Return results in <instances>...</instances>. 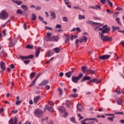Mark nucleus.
<instances>
[{"label":"nucleus","mask_w":124,"mask_h":124,"mask_svg":"<svg viewBox=\"0 0 124 124\" xmlns=\"http://www.w3.org/2000/svg\"><path fill=\"white\" fill-rule=\"evenodd\" d=\"M107 2L110 7H112L113 6V3L111 2V1H110V0H107Z\"/></svg>","instance_id":"nucleus-32"},{"label":"nucleus","mask_w":124,"mask_h":124,"mask_svg":"<svg viewBox=\"0 0 124 124\" xmlns=\"http://www.w3.org/2000/svg\"><path fill=\"white\" fill-rule=\"evenodd\" d=\"M77 108L79 112H81L82 111V105L80 103L78 104Z\"/></svg>","instance_id":"nucleus-22"},{"label":"nucleus","mask_w":124,"mask_h":124,"mask_svg":"<svg viewBox=\"0 0 124 124\" xmlns=\"http://www.w3.org/2000/svg\"><path fill=\"white\" fill-rule=\"evenodd\" d=\"M44 110H48L49 111V112H51V113H53V112H54V108L52 107H48V106L47 105L45 108Z\"/></svg>","instance_id":"nucleus-12"},{"label":"nucleus","mask_w":124,"mask_h":124,"mask_svg":"<svg viewBox=\"0 0 124 124\" xmlns=\"http://www.w3.org/2000/svg\"><path fill=\"white\" fill-rule=\"evenodd\" d=\"M49 83V81L47 80H45L39 84V86H45Z\"/></svg>","instance_id":"nucleus-13"},{"label":"nucleus","mask_w":124,"mask_h":124,"mask_svg":"<svg viewBox=\"0 0 124 124\" xmlns=\"http://www.w3.org/2000/svg\"><path fill=\"white\" fill-rule=\"evenodd\" d=\"M15 2L17 5H21V4H22V1H15Z\"/></svg>","instance_id":"nucleus-39"},{"label":"nucleus","mask_w":124,"mask_h":124,"mask_svg":"<svg viewBox=\"0 0 124 124\" xmlns=\"http://www.w3.org/2000/svg\"><path fill=\"white\" fill-rule=\"evenodd\" d=\"M17 14H20V15H22L23 14V12L20 9H18L16 11Z\"/></svg>","instance_id":"nucleus-42"},{"label":"nucleus","mask_w":124,"mask_h":124,"mask_svg":"<svg viewBox=\"0 0 124 124\" xmlns=\"http://www.w3.org/2000/svg\"><path fill=\"white\" fill-rule=\"evenodd\" d=\"M54 54V52L51 50H47L46 52V57H51L52 55Z\"/></svg>","instance_id":"nucleus-15"},{"label":"nucleus","mask_w":124,"mask_h":124,"mask_svg":"<svg viewBox=\"0 0 124 124\" xmlns=\"http://www.w3.org/2000/svg\"><path fill=\"white\" fill-rule=\"evenodd\" d=\"M83 77V74L82 73H79V75L78 77L73 76L72 77V81L74 83H78V81Z\"/></svg>","instance_id":"nucleus-4"},{"label":"nucleus","mask_w":124,"mask_h":124,"mask_svg":"<svg viewBox=\"0 0 124 124\" xmlns=\"http://www.w3.org/2000/svg\"><path fill=\"white\" fill-rule=\"evenodd\" d=\"M110 57H111V55H102V56H100L99 57V59H100V60H108L110 58Z\"/></svg>","instance_id":"nucleus-7"},{"label":"nucleus","mask_w":124,"mask_h":124,"mask_svg":"<svg viewBox=\"0 0 124 124\" xmlns=\"http://www.w3.org/2000/svg\"><path fill=\"white\" fill-rule=\"evenodd\" d=\"M76 31H78V32H81V29H80V28H77Z\"/></svg>","instance_id":"nucleus-64"},{"label":"nucleus","mask_w":124,"mask_h":124,"mask_svg":"<svg viewBox=\"0 0 124 124\" xmlns=\"http://www.w3.org/2000/svg\"><path fill=\"white\" fill-rule=\"evenodd\" d=\"M74 9H78L79 10H81V8L78 6L73 7Z\"/></svg>","instance_id":"nucleus-55"},{"label":"nucleus","mask_w":124,"mask_h":124,"mask_svg":"<svg viewBox=\"0 0 124 124\" xmlns=\"http://www.w3.org/2000/svg\"><path fill=\"white\" fill-rule=\"evenodd\" d=\"M62 21H63L64 22H67V18L66 17H63L62 18Z\"/></svg>","instance_id":"nucleus-61"},{"label":"nucleus","mask_w":124,"mask_h":124,"mask_svg":"<svg viewBox=\"0 0 124 124\" xmlns=\"http://www.w3.org/2000/svg\"><path fill=\"white\" fill-rule=\"evenodd\" d=\"M69 40H70V35L66 36L65 40V44H67V43H68V42H69Z\"/></svg>","instance_id":"nucleus-27"},{"label":"nucleus","mask_w":124,"mask_h":124,"mask_svg":"<svg viewBox=\"0 0 124 124\" xmlns=\"http://www.w3.org/2000/svg\"><path fill=\"white\" fill-rule=\"evenodd\" d=\"M117 103L119 105H122L123 103L122 102V100H121V99H119L117 101Z\"/></svg>","instance_id":"nucleus-45"},{"label":"nucleus","mask_w":124,"mask_h":124,"mask_svg":"<svg viewBox=\"0 0 124 124\" xmlns=\"http://www.w3.org/2000/svg\"><path fill=\"white\" fill-rule=\"evenodd\" d=\"M70 96L73 97V98H76V97H78V94H77V93L72 94H71Z\"/></svg>","instance_id":"nucleus-31"},{"label":"nucleus","mask_w":124,"mask_h":124,"mask_svg":"<svg viewBox=\"0 0 124 124\" xmlns=\"http://www.w3.org/2000/svg\"><path fill=\"white\" fill-rule=\"evenodd\" d=\"M16 44V41H15L14 42H13L12 40H10V42H9L10 47H14V46H15Z\"/></svg>","instance_id":"nucleus-20"},{"label":"nucleus","mask_w":124,"mask_h":124,"mask_svg":"<svg viewBox=\"0 0 124 124\" xmlns=\"http://www.w3.org/2000/svg\"><path fill=\"white\" fill-rule=\"evenodd\" d=\"M21 8H23V9H24V10H25V11H28V9H29V8H28V6H27V5H22L21 6Z\"/></svg>","instance_id":"nucleus-28"},{"label":"nucleus","mask_w":124,"mask_h":124,"mask_svg":"<svg viewBox=\"0 0 124 124\" xmlns=\"http://www.w3.org/2000/svg\"><path fill=\"white\" fill-rule=\"evenodd\" d=\"M31 62V61L30 60H26L24 61V63L25 64H29L30 63V62Z\"/></svg>","instance_id":"nucleus-57"},{"label":"nucleus","mask_w":124,"mask_h":124,"mask_svg":"<svg viewBox=\"0 0 124 124\" xmlns=\"http://www.w3.org/2000/svg\"><path fill=\"white\" fill-rule=\"evenodd\" d=\"M26 48L27 49H32L33 46L32 45L29 44L26 46Z\"/></svg>","instance_id":"nucleus-37"},{"label":"nucleus","mask_w":124,"mask_h":124,"mask_svg":"<svg viewBox=\"0 0 124 124\" xmlns=\"http://www.w3.org/2000/svg\"><path fill=\"white\" fill-rule=\"evenodd\" d=\"M9 17V15L5 10L1 11L0 13V19L1 20H6Z\"/></svg>","instance_id":"nucleus-2"},{"label":"nucleus","mask_w":124,"mask_h":124,"mask_svg":"<svg viewBox=\"0 0 124 124\" xmlns=\"http://www.w3.org/2000/svg\"><path fill=\"white\" fill-rule=\"evenodd\" d=\"M88 80H91V77L85 76L82 78V79H81V82H84V81H86Z\"/></svg>","instance_id":"nucleus-21"},{"label":"nucleus","mask_w":124,"mask_h":124,"mask_svg":"<svg viewBox=\"0 0 124 124\" xmlns=\"http://www.w3.org/2000/svg\"><path fill=\"white\" fill-rule=\"evenodd\" d=\"M72 73H73V71H70L68 73H66L65 75L66 77H67L68 78H70L71 76H72Z\"/></svg>","instance_id":"nucleus-18"},{"label":"nucleus","mask_w":124,"mask_h":124,"mask_svg":"<svg viewBox=\"0 0 124 124\" xmlns=\"http://www.w3.org/2000/svg\"><path fill=\"white\" fill-rule=\"evenodd\" d=\"M19 58L21 59V60H27V56H22L20 55Z\"/></svg>","instance_id":"nucleus-49"},{"label":"nucleus","mask_w":124,"mask_h":124,"mask_svg":"<svg viewBox=\"0 0 124 124\" xmlns=\"http://www.w3.org/2000/svg\"><path fill=\"white\" fill-rule=\"evenodd\" d=\"M112 29H113L112 32H114V31H118V30L120 29V27L112 26Z\"/></svg>","instance_id":"nucleus-36"},{"label":"nucleus","mask_w":124,"mask_h":124,"mask_svg":"<svg viewBox=\"0 0 124 124\" xmlns=\"http://www.w3.org/2000/svg\"><path fill=\"white\" fill-rule=\"evenodd\" d=\"M21 102H22V101L16 100V105H20V103H21Z\"/></svg>","instance_id":"nucleus-54"},{"label":"nucleus","mask_w":124,"mask_h":124,"mask_svg":"<svg viewBox=\"0 0 124 124\" xmlns=\"http://www.w3.org/2000/svg\"><path fill=\"white\" fill-rule=\"evenodd\" d=\"M0 55L1 56V57H6V56H7V54L4 52V51L2 50L0 52Z\"/></svg>","instance_id":"nucleus-26"},{"label":"nucleus","mask_w":124,"mask_h":124,"mask_svg":"<svg viewBox=\"0 0 124 124\" xmlns=\"http://www.w3.org/2000/svg\"><path fill=\"white\" fill-rule=\"evenodd\" d=\"M87 121H96V122H97V120H96V118L87 119Z\"/></svg>","instance_id":"nucleus-50"},{"label":"nucleus","mask_w":124,"mask_h":124,"mask_svg":"<svg viewBox=\"0 0 124 124\" xmlns=\"http://www.w3.org/2000/svg\"><path fill=\"white\" fill-rule=\"evenodd\" d=\"M52 41H54V42H57L59 41V35L52 37Z\"/></svg>","instance_id":"nucleus-23"},{"label":"nucleus","mask_w":124,"mask_h":124,"mask_svg":"<svg viewBox=\"0 0 124 124\" xmlns=\"http://www.w3.org/2000/svg\"><path fill=\"white\" fill-rule=\"evenodd\" d=\"M99 31H102L101 32H99V37L103 41H112V37L107 36H104V33H108L110 31V28L108 27L107 25L103 26L102 28H100Z\"/></svg>","instance_id":"nucleus-1"},{"label":"nucleus","mask_w":124,"mask_h":124,"mask_svg":"<svg viewBox=\"0 0 124 124\" xmlns=\"http://www.w3.org/2000/svg\"><path fill=\"white\" fill-rule=\"evenodd\" d=\"M63 114V118H66V117H67L68 116V113H67V112H66V111H64Z\"/></svg>","instance_id":"nucleus-44"},{"label":"nucleus","mask_w":124,"mask_h":124,"mask_svg":"<svg viewBox=\"0 0 124 124\" xmlns=\"http://www.w3.org/2000/svg\"><path fill=\"white\" fill-rule=\"evenodd\" d=\"M36 82V80L34 79L31 83V84L30 85V87H33L35 85V83Z\"/></svg>","instance_id":"nucleus-34"},{"label":"nucleus","mask_w":124,"mask_h":124,"mask_svg":"<svg viewBox=\"0 0 124 124\" xmlns=\"http://www.w3.org/2000/svg\"><path fill=\"white\" fill-rule=\"evenodd\" d=\"M91 83H95V84H98L101 82V79H98L97 78H93L90 81Z\"/></svg>","instance_id":"nucleus-10"},{"label":"nucleus","mask_w":124,"mask_h":124,"mask_svg":"<svg viewBox=\"0 0 124 124\" xmlns=\"http://www.w3.org/2000/svg\"><path fill=\"white\" fill-rule=\"evenodd\" d=\"M31 20H32V21L36 20V15H35V14H32V18H31Z\"/></svg>","instance_id":"nucleus-30"},{"label":"nucleus","mask_w":124,"mask_h":124,"mask_svg":"<svg viewBox=\"0 0 124 124\" xmlns=\"http://www.w3.org/2000/svg\"><path fill=\"white\" fill-rule=\"evenodd\" d=\"M65 4L67 5V7L71 8V6L69 5V2H65Z\"/></svg>","instance_id":"nucleus-52"},{"label":"nucleus","mask_w":124,"mask_h":124,"mask_svg":"<svg viewBox=\"0 0 124 124\" xmlns=\"http://www.w3.org/2000/svg\"><path fill=\"white\" fill-rule=\"evenodd\" d=\"M40 49L41 48L38 47L35 51V56L36 58H38V56H39V54H40Z\"/></svg>","instance_id":"nucleus-16"},{"label":"nucleus","mask_w":124,"mask_h":124,"mask_svg":"<svg viewBox=\"0 0 124 124\" xmlns=\"http://www.w3.org/2000/svg\"><path fill=\"white\" fill-rule=\"evenodd\" d=\"M115 92L117 94H122V92L121 91L118 90L117 89L115 90Z\"/></svg>","instance_id":"nucleus-47"},{"label":"nucleus","mask_w":124,"mask_h":124,"mask_svg":"<svg viewBox=\"0 0 124 124\" xmlns=\"http://www.w3.org/2000/svg\"><path fill=\"white\" fill-rule=\"evenodd\" d=\"M52 50L53 51H54L55 53H56V54H58L61 52V48H60V47H55Z\"/></svg>","instance_id":"nucleus-19"},{"label":"nucleus","mask_w":124,"mask_h":124,"mask_svg":"<svg viewBox=\"0 0 124 124\" xmlns=\"http://www.w3.org/2000/svg\"><path fill=\"white\" fill-rule=\"evenodd\" d=\"M58 92H59V94L60 95H62V89L59 88L58 89Z\"/></svg>","instance_id":"nucleus-51"},{"label":"nucleus","mask_w":124,"mask_h":124,"mask_svg":"<svg viewBox=\"0 0 124 124\" xmlns=\"http://www.w3.org/2000/svg\"><path fill=\"white\" fill-rule=\"evenodd\" d=\"M58 110L60 112V113H63L66 111V109H65V108L63 106L60 107L58 108Z\"/></svg>","instance_id":"nucleus-11"},{"label":"nucleus","mask_w":124,"mask_h":124,"mask_svg":"<svg viewBox=\"0 0 124 124\" xmlns=\"http://www.w3.org/2000/svg\"><path fill=\"white\" fill-rule=\"evenodd\" d=\"M70 121L72 123H74V124H77V122H75V118L72 117L70 118Z\"/></svg>","instance_id":"nucleus-38"},{"label":"nucleus","mask_w":124,"mask_h":124,"mask_svg":"<svg viewBox=\"0 0 124 124\" xmlns=\"http://www.w3.org/2000/svg\"><path fill=\"white\" fill-rule=\"evenodd\" d=\"M88 71L89 72V73H90V74H94V73H95V71L94 70H88Z\"/></svg>","instance_id":"nucleus-40"},{"label":"nucleus","mask_w":124,"mask_h":124,"mask_svg":"<svg viewBox=\"0 0 124 124\" xmlns=\"http://www.w3.org/2000/svg\"><path fill=\"white\" fill-rule=\"evenodd\" d=\"M115 117H108V121H110V122H114V119Z\"/></svg>","instance_id":"nucleus-43"},{"label":"nucleus","mask_w":124,"mask_h":124,"mask_svg":"<svg viewBox=\"0 0 124 124\" xmlns=\"http://www.w3.org/2000/svg\"><path fill=\"white\" fill-rule=\"evenodd\" d=\"M106 12H107V13H108V14H111V13H113V12H112V11H111V10H109V9H107L106 10Z\"/></svg>","instance_id":"nucleus-58"},{"label":"nucleus","mask_w":124,"mask_h":124,"mask_svg":"<svg viewBox=\"0 0 124 124\" xmlns=\"http://www.w3.org/2000/svg\"><path fill=\"white\" fill-rule=\"evenodd\" d=\"M29 59H33V55H31L28 56H26V60H28Z\"/></svg>","instance_id":"nucleus-46"},{"label":"nucleus","mask_w":124,"mask_h":124,"mask_svg":"<svg viewBox=\"0 0 124 124\" xmlns=\"http://www.w3.org/2000/svg\"><path fill=\"white\" fill-rule=\"evenodd\" d=\"M88 70V67L87 66H82L81 67V71L83 73V74H86V72L87 70Z\"/></svg>","instance_id":"nucleus-14"},{"label":"nucleus","mask_w":124,"mask_h":124,"mask_svg":"<svg viewBox=\"0 0 124 124\" xmlns=\"http://www.w3.org/2000/svg\"><path fill=\"white\" fill-rule=\"evenodd\" d=\"M100 2L102 4H104L106 2V0H101Z\"/></svg>","instance_id":"nucleus-62"},{"label":"nucleus","mask_w":124,"mask_h":124,"mask_svg":"<svg viewBox=\"0 0 124 124\" xmlns=\"http://www.w3.org/2000/svg\"><path fill=\"white\" fill-rule=\"evenodd\" d=\"M117 11H123L124 10V9H123V8H122L120 7H118L117 8Z\"/></svg>","instance_id":"nucleus-56"},{"label":"nucleus","mask_w":124,"mask_h":124,"mask_svg":"<svg viewBox=\"0 0 124 124\" xmlns=\"http://www.w3.org/2000/svg\"><path fill=\"white\" fill-rule=\"evenodd\" d=\"M35 9H36V10H40L41 9V7L37 6L35 8Z\"/></svg>","instance_id":"nucleus-59"},{"label":"nucleus","mask_w":124,"mask_h":124,"mask_svg":"<svg viewBox=\"0 0 124 124\" xmlns=\"http://www.w3.org/2000/svg\"><path fill=\"white\" fill-rule=\"evenodd\" d=\"M45 90H46L47 91H49L50 89H51V87L49 85H46L45 87Z\"/></svg>","instance_id":"nucleus-48"},{"label":"nucleus","mask_w":124,"mask_h":124,"mask_svg":"<svg viewBox=\"0 0 124 124\" xmlns=\"http://www.w3.org/2000/svg\"><path fill=\"white\" fill-rule=\"evenodd\" d=\"M35 76V73L32 72L30 74V77L31 79H32V78H33Z\"/></svg>","instance_id":"nucleus-35"},{"label":"nucleus","mask_w":124,"mask_h":124,"mask_svg":"<svg viewBox=\"0 0 124 124\" xmlns=\"http://www.w3.org/2000/svg\"><path fill=\"white\" fill-rule=\"evenodd\" d=\"M50 14H51V16L53 18V19H56V14L55 13V12H54L53 11H51Z\"/></svg>","instance_id":"nucleus-24"},{"label":"nucleus","mask_w":124,"mask_h":124,"mask_svg":"<svg viewBox=\"0 0 124 124\" xmlns=\"http://www.w3.org/2000/svg\"><path fill=\"white\" fill-rule=\"evenodd\" d=\"M116 22H117V24L118 25H120V26H122V23H121V21H120V18L119 17H117L115 19Z\"/></svg>","instance_id":"nucleus-33"},{"label":"nucleus","mask_w":124,"mask_h":124,"mask_svg":"<svg viewBox=\"0 0 124 124\" xmlns=\"http://www.w3.org/2000/svg\"><path fill=\"white\" fill-rule=\"evenodd\" d=\"M70 104V101H69V100H67L65 101V105L68 108H69V107H70L69 106V105Z\"/></svg>","instance_id":"nucleus-29"},{"label":"nucleus","mask_w":124,"mask_h":124,"mask_svg":"<svg viewBox=\"0 0 124 124\" xmlns=\"http://www.w3.org/2000/svg\"><path fill=\"white\" fill-rule=\"evenodd\" d=\"M86 19V16H82V15H78V20H85Z\"/></svg>","instance_id":"nucleus-25"},{"label":"nucleus","mask_w":124,"mask_h":124,"mask_svg":"<svg viewBox=\"0 0 124 124\" xmlns=\"http://www.w3.org/2000/svg\"><path fill=\"white\" fill-rule=\"evenodd\" d=\"M87 24H88V25H95L96 27L94 28L95 31H97L98 30V28H100V27H102V24L97 23V22H94L93 21L91 20H87L86 21Z\"/></svg>","instance_id":"nucleus-3"},{"label":"nucleus","mask_w":124,"mask_h":124,"mask_svg":"<svg viewBox=\"0 0 124 124\" xmlns=\"http://www.w3.org/2000/svg\"><path fill=\"white\" fill-rule=\"evenodd\" d=\"M17 119L16 117L15 118L14 120L13 118H11L9 121V124H17Z\"/></svg>","instance_id":"nucleus-8"},{"label":"nucleus","mask_w":124,"mask_h":124,"mask_svg":"<svg viewBox=\"0 0 124 124\" xmlns=\"http://www.w3.org/2000/svg\"><path fill=\"white\" fill-rule=\"evenodd\" d=\"M0 68L3 71H5L6 68L5 67V63L3 62H1L0 64Z\"/></svg>","instance_id":"nucleus-9"},{"label":"nucleus","mask_w":124,"mask_h":124,"mask_svg":"<svg viewBox=\"0 0 124 124\" xmlns=\"http://www.w3.org/2000/svg\"><path fill=\"white\" fill-rule=\"evenodd\" d=\"M40 96H37L34 98L33 101L35 103H37L38 101H39V99H40Z\"/></svg>","instance_id":"nucleus-17"},{"label":"nucleus","mask_w":124,"mask_h":124,"mask_svg":"<svg viewBox=\"0 0 124 124\" xmlns=\"http://www.w3.org/2000/svg\"><path fill=\"white\" fill-rule=\"evenodd\" d=\"M38 19H39V20H40V21L43 22V17H42L41 16H39Z\"/></svg>","instance_id":"nucleus-63"},{"label":"nucleus","mask_w":124,"mask_h":124,"mask_svg":"<svg viewBox=\"0 0 124 124\" xmlns=\"http://www.w3.org/2000/svg\"><path fill=\"white\" fill-rule=\"evenodd\" d=\"M56 29H61L62 28V25L60 24H57L56 26Z\"/></svg>","instance_id":"nucleus-60"},{"label":"nucleus","mask_w":124,"mask_h":124,"mask_svg":"<svg viewBox=\"0 0 124 124\" xmlns=\"http://www.w3.org/2000/svg\"><path fill=\"white\" fill-rule=\"evenodd\" d=\"M101 8L99 5H95V9H100Z\"/></svg>","instance_id":"nucleus-53"},{"label":"nucleus","mask_w":124,"mask_h":124,"mask_svg":"<svg viewBox=\"0 0 124 124\" xmlns=\"http://www.w3.org/2000/svg\"><path fill=\"white\" fill-rule=\"evenodd\" d=\"M82 40H83V42H87V41L88 40V37H87V36H83L82 37Z\"/></svg>","instance_id":"nucleus-41"},{"label":"nucleus","mask_w":124,"mask_h":124,"mask_svg":"<svg viewBox=\"0 0 124 124\" xmlns=\"http://www.w3.org/2000/svg\"><path fill=\"white\" fill-rule=\"evenodd\" d=\"M52 33H46V36L45 38L46 41H52Z\"/></svg>","instance_id":"nucleus-5"},{"label":"nucleus","mask_w":124,"mask_h":124,"mask_svg":"<svg viewBox=\"0 0 124 124\" xmlns=\"http://www.w3.org/2000/svg\"><path fill=\"white\" fill-rule=\"evenodd\" d=\"M43 114V111L39 109H36L34 111V115L36 116V117H37L38 118H39V116H38V115H41Z\"/></svg>","instance_id":"nucleus-6"}]
</instances>
